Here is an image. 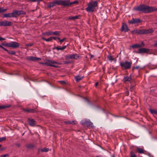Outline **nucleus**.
I'll return each mask as SVG.
<instances>
[{
    "mask_svg": "<svg viewBox=\"0 0 157 157\" xmlns=\"http://www.w3.org/2000/svg\"><path fill=\"white\" fill-rule=\"evenodd\" d=\"M78 3V1L77 0H75L72 2H70L69 0H56L49 3L48 7L49 8L53 7L56 4L62 5L64 7L71 6L72 5L77 4Z\"/></svg>",
    "mask_w": 157,
    "mask_h": 157,
    "instance_id": "obj_1",
    "label": "nucleus"
},
{
    "mask_svg": "<svg viewBox=\"0 0 157 157\" xmlns=\"http://www.w3.org/2000/svg\"><path fill=\"white\" fill-rule=\"evenodd\" d=\"M98 6V3L97 1L90 2L88 4L86 10L88 12H93L94 11L95 8Z\"/></svg>",
    "mask_w": 157,
    "mask_h": 157,
    "instance_id": "obj_2",
    "label": "nucleus"
},
{
    "mask_svg": "<svg viewBox=\"0 0 157 157\" xmlns=\"http://www.w3.org/2000/svg\"><path fill=\"white\" fill-rule=\"evenodd\" d=\"M131 63L127 61H122L120 63L121 66L122 68L128 69H130L131 67Z\"/></svg>",
    "mask_w": 157,
    "mask_h": 157,
    "instance_id": "obj_3",
    "label": "nucleus"
},
{
    "mask_svg": "<svg viewBox=\"0 0 157 157\" xmlns=\"http://www.w3.org/2000/svg\"><path fill=\"white\" fill-rule=\"evenodd\" d=\"M5 46L12 47L13 48H16L19 46V44L15 42H11L10 43H7L5 44H3Z\"/></svg>",
    "mask_w": 157,
    "mask_h": 157,
    "instance_id": "obj_4",
    "label": "nucleus"
},
{
    "mask_svg": "<svg viewBox=\"0 0 157 157\" xmlns=\"http://www.w3.org/2000/svg\"><path fill=\"white\" fill-rule=\"evenodd\" d=\"M44 64L46 65L47 66L56 67H57L58 66H57L55 65V64H59L58 63L56 62L50 60H47L46 62H45Z\"/></svg>",
    "mask_w": 157,
    "mask_h": 157,
    "instance_id": "obj_5",
    "label": "nucleus"
},
{
    "mask_svg": "<svg viewBox=\"0 0 157 157\" xmlns=\"http://www.w3.org/2000/svg\"><path fill=\"white\" fill-rule=\"evenodd\" d=\"M154 30L152 29H142L138 30V34H147L153 33Z\"/></svg>",
    "mask_w": 157,
    "mask_h": 157,
    "instance_id": "obj_6",
    "label": "nucleus"
},
{
    "mask_svg": "<svg viewBox=\"0 0 157 157\" xmlns=\"http://www.w3.org/2000/svg\"><path fill=\"white\" fill-rule=\"evenodd\" d=\"M79 58V56L78 54H77L69 55L65 56V58L66 59H78Z\"/></svg>",
    "mask_w": 157,
    "mask_h": 157,
    "instance_id": "obj_7",
    "label": "nucleus"
},
{
    "mask_svg": "<svg viewBox=\"0 0 157 157\" xmlns=\"http://www.w3.org/2000/svg\"><path fill=\"white\" fill-rule=\"evenodd\" d=\"M3 17H16L14 11H13L12 13H5L3 15Z\"/></svg>",
    "mask_w": 157,
    "mask_h": 157,
    "instance_id": "obj_8",
    "label": "nucleus"
},
{
    "mask_svg": "<svg viewBox=\"0 0 157 157\" xmlns=\"http://www.w3.org/2000/svg\"><path fill=\"white\" fill-rule=\"evenodd\" d=\"M157 10V9L153 7H150L146 6L145 10V13H150L152 11H156Z\"/></svg>",
    "mask_w": 157,
    "mask_h": 157,
    "instance_id": "obj_9",
    "label": "nucleus"
},
{
    "mask_svg": "<svg viewBox=\"0 0 157 157\" xmlns=\"http://www.w3.org/2000/svg\"><path fill=\"white\" fill-rule=\"evenodd\" d=\"M27 60L31 61H37L41 60V59L40 58L36 57L33 56L27 57L26 58Z\"/></svg>",
    "mask_w": 157,
    "mask_h": 157,
    "instance_id": "obj_10",
    "label": "nucleus"
},
{
    "mask_svg": "<svg viewBox=\"0 0 157 157\" xmlns=\"http://www.w3.org/2000/svg\"><path fill=\"white\" fill-rule=\"evenodd\" d=\"M22 109L23 111L28 113H33L37 112V110L36 109H25L23 108Z\"/></svg>",
    "mask_w": 157,
    "mask_h": 157,
    "instance_id": "obj_11",
    "label": "nucleus"
},
{
    "mask_svg": "<svg viewBox=\"0 0 157 157\" xmlns=\"http://www.w3.org/2000/svg\"><path fill=\"white\" fill-rule=\"evenodd\" d=\"M146 6L142 5L138 6V10L141 11L144 13L145 12Z\"/></svg>",
    "mask_w": 157,
    "mask_h": 157,
    "instance_id": "obj_12",
    "label": "nucleus"
},
{
    "mask_svg": "<svg viewBox=\"0 0 157 157\" xmlns=\"http://www.w3.org/2000/svg\"><path fill=\"white\" fill-rule=\"evenodd\" d=\"M149 52V50L144 48H140L138 50V53H147Z\"/></svg>",
    "mask_w": 157,
    "mask_h": 157,
    "instance_id": "obj_13",
    "label": "nucleus"
},
{
    "mask_svg": "<svg viewBox=\"0 0 157 157\" xmlns=\"http://www.w3.org/2000/svg\"><path fill=\"white\" fill-rule=\"evenodd\" d=\"M15 15L17 16V15H19L21 14H23L25 15L26 14V13L23 11V10H14Z\"/></svg>",
    "mask_w": 157,
    "mask_h": 157,
    "instance_id": "obj_14",
    "label": "nucleus"
},
{
    "mask_svg": "<svg viewBox=\"0 0 157 157\" xmlns=\"http://www.w3.org/2000/svg\"><path fill=\"white\" fill-rule=\"evenodd\" d=\"M29 124L32 126H34L35 124V121L33 119H28Z\"/></svg>",
    "mask_w": 157,
    "mask_h": 157,
    "instance_id": "obj_15",
    "label": "nucleus"
},
{
    "mask_svg": "<svg viewBox=\"0 0 157 157\" xmlns=\"http://www.w3.org/2000/svg\"><path fill=\"white\" fill-rule=\"evenodd\" d=\"M129 29L128 28L127 25L125 24H123L121 27V30L122 31L126 32L128 31Z\"/></svg>",
    "mask_w": 157,
    "mask_h": 157,
    "instance_id": "obj_16",
    "label": "nucleus"
},
{
    "mask_svg": "<svg viewBox=\"0 0 157 157\" xmlns=\"http://www.w3.org/2000/svg\"><path fill=\"white\" fill-rule=\"evenodd\" d=\"M128 23L130 24H134L137 23V19L133 18L132 20L128 21Z\"/></svg>",
    "mask_w": 157,
    "mask_h": 157,
    "instance_id": "obj_17",
    "label": "nucleus"
},
{
    "mask_svg": "<svg viewBox=\"0 0 157 157\" xmlns=\"http://www.w3.org/2000/svg\"><path fill=\"white\" fill-rule=\"evenodd\" d=\"M12 25V23L10 21H4V27L9 26Z\"/></svg>",
    "mask_w": 157,
    "mask_h": 157,
    "instance_id": "obj_18",
    "label": "nucleus"
},
{
    "mask_svg": "<svg viewBox=\"0 0 157 157\" xmlns=\"http://www.w3.org/2000/svg\"><path fill=\"white\" fill-rule=\"evenodd\" d=\"M79 16H75L72 17L70 16L68 18V19L71 20H74L76 19H78L79 18Z\"/></svg>",
    "mask_w": 157,
    "mask_h": 157,
    "instance_id": "obj_19",
    "label": "nucleus"
},
{
    "mask_svg": "<svg viewBox=\"0 0 157 157\" xmlns=\"http://www.w3.org/2000/svg\"><path fill=\"white\" fill-rule=\"evenodd\" d=\"M67 47L66 45H65L62 47H60L59 46H57L56 48V49L58 51H59V50H63L65 49Z\"/></svg>",
    "mask_w": 157,
    "mask_h": 157,
    "instance_id": "obj_20",
    "label": "nucleus"
},
{
    "mask_svg": "<svg viewBox=\"0 0 157 157\" xmlns=\"http://www.w3.org/2000/svg\"><path fill=\"white\" fill-rule=\"evenodd\" d=\"M146 151L144 150L143 149L138 148V153L140 154H145V152Z\"/></svg>",
    "mask_w": 157,
    "mask_h": 157,
    "instance_id": "obj_21",
    "label": "nucleus"
},
{
    "mask_svg": "<svg viewBox=\"0 0 157 157\" xmlns=\"http://www.w3.org/2000/svg\"><path fill=\"white\" fill-rule=\"evenodd\" d=\"M83 78V77H81L79 76H75V78L76 81L78 82L81 80Z\"/></svg>",
    "mask_w": 157,
    "mask_h": 157,
    "instance_id": "obj_22",
    "label": "nucleus"
},
{
    "mask_svg": "<svg viewBox=\"0 0 157 157\" xmlns=\"http://www.w3.org/2000/svg\"><path fill=\"white\" fill-rule=\"evenodd\" d=\"M149 111L152 114L157 115V111L155 110L150 109H149Z\"/></svg>",
    "mask_w": 157,
    "mask_h": 157,
    "instance_id": "obj_23",
    "label": "nucleus"
},
{
    "mask_svg": "<svg viewBox=\"0 0 157 157\" xmlns=\"http://www.w3.org/2000/svg\"><path fill=\"white\" fill-rule=\"evenodd\" d=\"M53 32L52 31H49L48 32H46L44 33V34L45 35H46L47 36H48L49 35H53Z\"/></svg>",
    "mask_w": 157,
    "mask_h": 157,
    "instance_id": "obj_24",
    "label": "nucleus"
},
{
    "mask_svg": "<svg viewBox=\"0 0 157 157\" xmlns=\"http://www.w3.org/2000/svg\"><path fill=\"white\" fill-rule=\"evenodd\" d=\"M60 32L58 31H56L54 32H53L52 34L53 35H56L58 36H59L60 35Z\"/></svg>",
    "mask_w": 157,
    "mask_h": 157,
    "instance_id": "obj_25",
    "label": "nucleus"
},
{
    "mask_svg": "<svg viewBox=\"0 0 157 157\" xmlns=\"http://www.w3.org/2000/svg\"><path fill=\"white\" fill-rule=\"evenodd\" d=\"M42 38L43 40H44L47 42H49V41H51L52 40L51 36L48 39H46L44 37H42Z\"/></svg>",
    "mask_w": 157,
    "mask_h": 157,
    "instance_id": "obj_26",
    "label": "nucleus"
},
{
    "mask_svg": "<svg viewBox=\"0 0 157 157\" xmlns=\"http://www.w3.org/2000/svg\"><path fill=\"white\" fill-rule=\"evenodd\" d=\"M26 148H31L34 147V145L32 144H27L25 145Z\"/></svg>",
    "mask_w": 157,
    "mask_h": 157,
    "instance_id": "obj_27",
    "label": "nucleus"
},
{
    "mask_svg": "<svg viewBox=\"0 0 157 157\" xmlns=\"http://www.w3.org/2000/svg\"><path fill=\"white\" fill-rule=\"evenodd\" d=\"M10 105H2V106H0V109H5L6 108H9L10 107Z\"/></svg>",
    "mask_w": 157,
    "mask_h": 157,
    "instance_id": "obj_28",
    "label": "nucleus"
},
{
    "mask_svg": "<svg viewBox=\"0 0 157 157\" xmlns=\"http://www.w3.org/2000/svg\"><path fill=\"white\" fill-rule=\"evenodd\" d=\"M49 151V149L47 148H44L41 149L40 151L43 152H47Z\"/></svg>",
    "mask_w": 157,
    "mask_h": 157,
    "instance_id": "obj_29",
    "label": "nucleus"
},
{
    "mask_svg": "<svg viewBox=\"0 0 157 157\" xmlns=\"http://www.w3.org/2000/svg\"><path fill=\"white\" fill-rule=\"evenodd\" d=\"M66 39V38L65 37L63 38L61 40L60 39V38H58V39L60 43V44H62V43Z\"/></svg>",
    "mask_w": 157,
    "mask_h": 157,
    "instance_id": "obj_30",
    "label": "nucleus"
},
{
    "mask_svg": "<svg viewBox=\"0 0 157 157\" xmlns=\"http://www.w3.org/2000/svg\"><path fill=\"white\" fill-rule=\"evenodd\" d=\"M9 54L14 55L15 54L16 52L13 51H10L8 50L7 52Z\"/></svg>",
    "mask_w": 157,
    "mask_h": 157,
    "instance_id": "obj_31",
    "label": "nucleus"
},
{
    "mask_svg": "<svg viewBox=\"0 0 157 157\" xmlns=\"http://www.w3.org/2000/svg\"><path fill=\"white\" fill-rule=\"evenodd\" d=\"M124 79L125 81H130L131 79L130 77L128 76H126L124 77Z\"/></svg>",
    "mask_w": 157,
    "mask_h": 157,
    "instance_id": "obj_32",
    "label": "nucleus"
},
{
    "mask_svg": "<svg viewBox=\"0 0 157 157\" xmlns=\"http://www.w3.org/2000/svg\"><path fill=\"white\" fill-rule=\"evenodd\" d=\"M7 10V9H3L2 8H0V13H2L5 12Z\"/></svg>",
    "mask_w": 157,
    "mask_h": 157,
    "instance_id": "obj_33",
    "label": "nucleus"
},
{
    "mask_svg": "<svg viewBox=\"0 0 157 157\" xmlns=\"http://www.w3.org/2000/svg\"><path fill=\"white\" fill-rule=\"evenodd\" d=\"M29 2H39L40 1H41V0H28Z\"/></svg>",
    "mask_w": 157,
    "mask_h": 157,
    "instance_id": "obj_34",
    "label": "nucleus"
},
{
    "mask_svg": "<svg viewBox=\"0 0 157 157\" xmlns=\"http://www.w3.org/2000/svg\"><path fill=\"white\" fill-rule=\"evenodd\" d=\"M130 157H136V155L134 154L133 151H131L130 152Z\"/></svg>",
    "mask_w": 157,
    "mask_h": 157,
    "instance_id": "obj_35",
    "label": "nucleus"
},
{
    "mask_svg": "<svg viewBox=\"0 0 157 157\" xmlns=\"http://www.w3.org/2000/svg\"><path fill=\"white\" fill-rule=\"evenodd\" d=\"M108 59L110 61H112L113 60V58L112 56H109L107 57Z\"/></svg>",
    "mask_w": 157,
    "mask_h": 157,
    "instance_id": "obj_36",
    "label": "nucleus"
},
{
    "mask_svg": "<svg viewBox=\"0 0 157 157\" xmlns=\"http://www.w3.org/2000/svg\"><path fill=\"white\" fill-rule=\"evenodd\" d=\"M6 140V137H0V142L3 141L5 140Z\"/></svg>",
    "mask_w": 157,
    "mask_h": 157,
    "instance_id": "obj_37",
    "label": "nucleus"
},
{
    "mask_svg": "<svg viewBox=\"0 0 157 157\" xmlns=\"http://www.w3.org/2000/svg\"><path fill=\"white\" fill-rule=\"evenodd\" d=\"M0 26H4V21H0Z\"/></svg>",
    "mask_w": 157,
    "mask_h": 157,
    "instance_id": "obj_38",
    "label": "nucleus"
},
{
    "mask_svg": "<svg viewBox=\"0 0 157 157\" xmlns=\"http://www.w3.org/2000/svg\"><path fill=\"white\" fill-rule=\"evenodd\" d=\"M131 47L133 49L137 48V44L133 45Z\"/></svg>",
    "mask_w": 157,
    "mask_h": 157,
    "instance_id": "obj_39",
    "label": "nucleus"
},
{
    "mask_svg": "<svg viewBox=\"0 0 157 157\" xmlns=\"http://www.w3.org/2000/svg\"><path fill=\"white\" fill-rule=\"evenodd\" d=\"M9 157V155L8 154H5L4 155H1L0 157Z\"/></svg>",
    "mask_w": 157,
    "mask_h": 157,
    "instance_id": "obj_40",
    "label": "nucleus"
},
{
    "mask_svg": "<svg viewBox=\"0 0 157 157\" xmlns=\"http://www.w3.org/2000/svg\"><path fill=\"white\" fill-rule=\"evenodd\" d=\"M71 124H76L77 123V122L76 121H71Z\"/></svg>",
    "mask_w": 157,
    "mask_h": 157,
    "instance_id": "obj_41",
    "label": "nucleus"
},
{
    "mask_svg": "<svg viewBox=\"0 0 157 157\" xmlns=\"http://www.w3.org/2000/svg\"><path fill=\"white\" fill-rule=\"evenodd\" d=\"M52 40V39H54V40H56V39H58V38H59V37H56L53 36H51Z\"/></svg>",
    "mask_w": 157,
    "mask_h": 157,
    "instance_id": "obj_42",
    "label": "nucleus"
},
{
    "mask_svg": "<svg viewBox=\"0 0 157 157\" xmlns=\"http://www.w3.org/2000/svg\"><path fill=\"white\" fill-rule=\"evenodd\" d=\"M60 83L62 84H65V82L63 81H60Z\"/></svg>",
    "mask_w": 157,
    "mask_h": 157,
    "instance_id": "obj_43",
    "label": "nucleus"
},
{
    "mask_svg": "<svg viewBox=\"0 0 157 157\" xmlns=\"http://www.w3.org/2000/svg\"><path fill=\"white\" fill-rule=\"evenodd\" d=\"M71 63V62L70 61H65L64 62V64H69Z\"/></svg>",
    "mask_w": 157,
    "mask_h": 157,
    "instance_id": "obj_44",
    "label": "nucleus"
},
{
    "mask_svg": "<svg viewBox=\"0 0 157 157\" xmlns=\"http://www.w3.org/2000/svg\"><path fill=\"white\" fill-rule=\"evenodd\" d=\"M65 123L67 124H71V121H66L65 122Z\"/></svg>",
    "mask_w": 157,
    "mask_h": 157,
    "instance_id": "obj_45",
    "label": "nucleus"
},
{
    "mask_svg": "<svg viewBox=\"0 0 157 157\" xmlns=\"http://www.w3.org/2000/svg\"><path fill=\"white\" fill-rule=\"evenodd\" d=\"M144 46V44L143 43H142V45H140V44H138V47H143V46Z\"/></svg>",
    "mask_w": 157,
    "mask_h": 157,
    "instance_id": "obj_46",
    "label": "nucleus"
},
{
    "mask_svg": "<svg viewBox=\"0 0 157 157\" xmlns=\"http://www.w3.org/2000/svg\"><path fill=\"white\" fill-rule=\"evenodd\" d=\"M33 44H32V43H30V44H28L27 45L28 46H33Z\"/></svg>",
    "mask_w": 157,
    "mask_h": 157,
    "instance_id": "obj_47",
    "label": "nucleus"
},
{
    "mask_svg": "<svg viewBox=\"0 0 157 157\" xmlns=\"http://www.w3.org/2000/svg\"><path fill=\"white\" fill-rule=\"evenodd\" d=\"M5 40V39L4 38H2V37H0V40L1 41H2V40Z\"/></svg>",
    "mask_w": 157,
    "mask_h": 157,
    "instance_id": "obj_48",
    "label": "nucleus"
},
{
    "mask_svg": "<svg viewBox=\"0 0 157 157\" xmlns=\"http://www.w3.org/2000/svg\"><path fill=\"white\" fill-rule=\"evenodd\" d=\"M2 49H3V50H5V51H7V52L8 51V50H7V49H6L5 48H4V47H3V48H2Z\"/></svg>",
    "mask_w": 157,
    "mask_h": 157,
    "instance_id": "obj_49",
    "label": "nucleus"
},
{
    "mask_svg": "<svg viewBox=\"0 0 157 157\" xmlns=\"http://www.w3.org/2000/svg\"><path fill=\"white\" fill-rule=\"evenodd\" d=\"M16 146L18 147H19L20 146V144H16Z\"/></svg>",
    "mask_w": 157,
    "mask_h": 157,
    "instance_id": "obj_50",
    "label": "nucleus"
},
{
    "mask_svg": "<svg viewBox=\"0 0 157 157\" xmlns=\"http://www.w3.org/2000/svg\"><path fill=\"white\" fill-rule=\"evenodd\" d=\"M141 22V21L139 19H138V24Z\"/></svg>",
    "mask_w": 157,
    "mask_h": 157,
    "instance_id": "obj_51",
    "label": "nucleus"
},
{
    "mask_svg": "<svg viewBox=\"0 0 157 157\" xmlns=\"http://www.w3.org/2000/svg\"><path fill=\"white\" fill-rule=\"evenodd\" d=\"M98 85V82H96L95 84L96 87Z\"/></svg>",
    "mask_w": 157,
    "mask_h": 157,
    "instance_id": "obj_52",
    "label": "nucleus"
},
{
    "mask_svg": "<svg viewBox=\"0 0 157 157\" xmlns=\"http://www.w3.org/2000/svg\"><path fill=\"white\" fill-rule=\"evenodd\" d=\"M5 149V148H2L0 149L1 151H2L3 150H4Z\"/></svg>",
    "mask_w": 157,
    "mask_h": 157,
    "instance_id": "obj_53",
    "label": "nucleus"
},
{
    "mask_svg": "<svg viewBox=\"0 0 157 157\" xmlns=\"http://www.w3.org/2000/svg\"><path fill=\"white\" fill-rule=\"evenodd\" d=\"M134 10H137V7H136L134 9Z\"/></svg>",
    "mask_w": 157,
    "mask_h": 157,
    "instance_id": "obj_54",
    "label": "nucleus"
},
{
    "mask_svg": "<svg viewBox=\"0 0 157 157\" xmlns=\"http://www.w3.org/2000/svg\"><path fill=\"white\" fill-rule=\"evenodd\" d=\"M3 47L2 45H0V48H1L2 49Z\"/></svg>",
    "mask_w": 157,
    "mask_h": 157,
    "instance_id": "obj_55",
    "label": "nucleus"
},
{
    "mask_svg": "<svg viewBox=\"0 0 157 157\" xmlns=\"http://www.w3.org/2000/svg\"><path fill=\"white\" fill-rule=\"evenodd\" d=\"M154 45L155 47H157V42Z\"/></svg>",
    "mask_w": 157,
    "mask_h": 157,
    "instance_id": "obj_56",
    "label": "nucleus"
},
{
    "mask_svg": "<svg viewBox=\"0 0 157 157\" xmlns=\"http://www.w3.org/2000/svg\"><path fill=\"white\" fill-rule=\"evenodd\" d=\"M112 157H115V155L114 154H113L112 156Z\"/></svg>",
    "mask_w": 157,
    "mask_h": 157,
    "instance_id": "obj_57",
    "label": "nucleus"
},
{
    "mask_svg": "<svg viewBox=\"0 0 157 157\" xmlns=\"http://www.w3.org/2000/svg\"><path fill=\"white\" fill-rule=\"evenodd\" d=\"M135 68H136V69L137 68V67H135Z\"/></svg>",
    "mask_w": 157,
    "mask_h": 157,
    "instance_id": "obj_58",
    "label": "nucleus"
},
{
    "mask_svg": "<svg viewBox=\"0 0 157 157\" xmlns=\"http://www.w3.org/2000/svg\"><path fill=\"white\" fill-rule=\"evenodd\" d=\"M1 146H2V145L1 144H0V147H1Z\"/></svg>",
    "mask_w": 157,
    "mask_h": 157,
    "instance_id": "obj_59",
    "label": "nucleus"
},
{
    "mask_svg": "<svg viewBox=\"0 0 157 157\" xmlns=\"http://www.w3.org/2000/svg\"><path fill=\"white\" fill-rule=\"evenodd\" d=\"M43 0H41V1H42Z\"/></svg>",
    "mask_w": 157,
    "mask_h": 157,
    "instance_id": "obj_60",
    "label": "nucleus"
}]
</instances>
